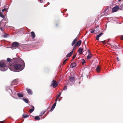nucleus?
<instances>
[{
  "mask_svg": "<svg viewBox=\"0 0 123 123\" xmlns=\"http://www.w3.org/2000/svg\"><path fill=\"white\" fill-rule=\"evenodd\" d=\"M60 100H61V99H60L58 101L59 102L60 101Z\"/></svg>",
  "mask_w": 123,
  "mask_h": 123,
  "instance_id": "de8ad7c7",
  "label": "nucleus"
},
{
  "mask_svg": "<svg viewBox=\"0 0 123 123\" xmlns=\"http://www.w3.org/2000/svg\"><path fill=\"white\" fill-rule=\"evenodd\" d=\"M66 62H65V61H64L63 62V64H64Z\"/></svg>",
  "mask_w": 123,
  "mask_h": 123,
  "instance_id": "ea45409f",
  "label": "nucleus"
},
{
  "mask_svg": "<svg viewBox=\"0 0 123 123\" xmlns=\"http://www.w3.org/2000/svg\"><path fill=\"white\" fill-rule=\"evenodd\" d=\"M31 109L29 111V112L30 113H32L34 110V106H31Z\"/></svg>",
  "mask_w": 123,
  "mask_h": 123,
  "instance_id": "f8f14e48",
  "label": "nucleus"
},
{
  "mask_svg": "<svg viewBox=\"0 0 123 123\" xmlns=\"http://www.w3.org/2000/svg\"><path fill=\"white\" fill-rule=\"evenodd\" d=\"M7 61L4 60L0 62V70L2 71H5L7 69V66L11 71L19 72L22 70L25 67V63L23 60H21V64L16 63L7 66L6 63Z\"/></svg>",
  "mask_w": 123,
  "mask_h": 123,
  "instance_id": "f257e3e1",
  "label": "nucleus"
},
{
  "mask_svg": "<svg viewBox=\"0 0 123 123\" xmlns=\"http://www.w3.org/2000/svg\"><path fill=\"white\" fill-rule=\"evenodd\" d=\"M76 66V64L75 63H72L71 64L70 67L71 68H73L75 67Z\"/></svg>",
  "mask_w": 123,
  "mask_h": 123,
  "instance_id": "4468645a",
  "label": "nucleus"
},
{
  "mask_svg": "<svg viewBox=\"0 0 123 123\" xmlns=\"http://www.w3.org/2000/svg\"><path fill=\"white\" fill-rule=\"evenodd\" d=\"M92 56V55L89 54L87 56V59L88 60L90 59Z\"/></svg>",
  "mask_w": 123,
  "mask_h": 123,
  "instance_id": "6ab92c4d",
  "label": "nucleus"
},
{
  "mask_svg": "<svg viewBox=\"0 0 123 123\" xmlns=\"http://www.w3.org/2000/svg\"><path fill=\"white\" fill-rule=\"evenodd\" d=\"M67 89V86H65L64 87V89H63V90H66Z\"/></svg>",
  "mask_w": 123,
  "mask_h": 123,
  "instance_id": "cd10ccee",
  "label": "nucleus"
},
{
  "mask_svg": "<svg viewBox=\"0 0 123 123\" xmlns=\"http://www.w3.org/2000/svg\"><path fill=\"white\" fill-rule=\"evenodd\" d=\"M80 82H79V83L80 84Z\"/></svg>",
  "mask_w": 123,
  "mask_h": 123,
  "instance_id": "8fccbe9b",
  "label": "nucleus"
},
{
  "mask_svg": "<svg viewBox=\"0 0 123 123\" xmlns=\"http://www.w3.org/2000/svg\"><path fill=\"white\" fill-rule=\"evenodd\" d=\"M58 98H57V97H56V99H55V102H56L57 101V99H58Z\"/></svg>",
  "mask_w": 123,
  "mask_h": 123,
  "instance_id": "58836bf2",
  "label": "nucleus"
},
{
  "mask_svg": "<svg viewBox=\"0 0 123 123\" xmlns=\"http://www.w3.org/2000/svg\"><path fill=\"white\" fill-rule=\"evenodd\" d=\"M100 69V67L99 66H97L96 68V70L97 72L99 73V72Z\"/></svg>",
  "mask_w": 123,
  "mask_h": 123,
  "instance_id": "aec40b11",
  "label": "nucleus"
},
{
  "mask_svg": "<svg viewBox=\"0 0 123 123\" xmlns=\"http://www.w3.org/2000/svg\"><path fill=\"white\" fill-rule=\"evenodd\" d=\"M15 80H14L12 81V85H14V83L15 82Z\"/></svg>",
  "mask_w": 123,
  "mask_h": 123,
  "instance_id": "f704fd0d",
  "label": "nucleus"
},
{
  "mask_svg": "<svg viewBox=\"0 0 123 123\" xmlns=\"http://www.w3.org/2000/svg\"><path fill=\"white\" fill-rule=\"evenodd\" d=\"M7 23V22L6 21V20L5 19H3L1 21L0 23V29L1 30L3 31L2 28L5 27V26Z\"/></svg>",
  "mask_w": 123,
  "mask_h": 123,
  "instance_id": "f03ea898",
  "label": "nucleus"
},
{
  "mask_svg": "<svg viewBox=\"0 0 123 123\" xmlns=\"http://www.w3.org/2000/svg\"><path fill=\"white\" fill-rule=\"evenodd\" d=\"M61 93L62 92H61L59 93V94L58 95V96H57V98H58L59 97H60V96L61 94Z\"/></svg>",
  "mask_w": 123,
  "mask_h": 123,
  "instance_id": "a878e982",
  "label": "nucleus"
},
{
  "mask_svg": "<svg viewBox=\"0 0 123 123\" xmlns=\"http://www.w3.org/2000/svg\"><path fill=\"white\" fill-rule=\"evenodd\" d=\"M75 47H74H74L73 48V50L72 51H73V52H74V48Z\"/></svg>",
  "mask_w": 123,
  "mask_h": 123,
  "instance_id": "a19ab883",
  "label": "nucleus"
},
{
  "mask_svg": "<svg viewBox=\"0 0 123 123\" xmlns=\"http://www.w3.org/2000/svg\"><path fill=\"white\" fill-rule=\"evenodd\" d=\"M121 39L122 40H123V36H121Z\"/></svg>",
  "mask_w": 123,
  "mask_h": 123,
  "instance_id": "72a5a7b5",
  "label": "nucleus"
},
{
  "mask_svg": "<svg viewBox=\"0 0 123 123\" xmlns=\"http://www.w3.org/2000/svg\"><path fill=\"white\" fill-rule=\"evenodd\" d=\"M40 2L41 3H42L43 2V0H40Z\"/></svg>",
  "mask_w": 123,
  "mask_h": 123,
  "instance_id": "c9c22d12",
  "label": "nucleus"
},
{
  "mask_svg": "<svg viewBox=\"0 0 123 123\" xmlns=\"http://www.w3.org/2000/svg\"><path fill=\"white\" fill-rule=\"evenodd\" d=\"M67 59H66V60H65L64 61H65V62H66V61H67Z\"/></svg>",
  "mask_w": 123,
  "mask_h": 123,
  "instance_id": "a18cd8bd",
  "label": "nucleus"
},
{
  "mask_svg": "<svg viewBox=\"0 0 123 123\" xmlns=\"http://www.w3.org/2000/svg\"><path fill=\"white\" fill-rule=\"evenodd\" d=\"M81 43V41L80 40L78 41L74 45V47H76V46H79L80 45Z\"/></svg>",
  "mask_w": 123,
  "mask_h": 123,
  "instance_id": "423d86ee",
  "label": "nucleus"
},
{
  "mask_svg": "<svg viewBox=\"0 0 123 123\" xmlns=\"http://www.w3.org/2000/svg\"><path fill=\"white\" fill-rule=\"evenodd\" d=\"M103 34V33H100L98 35H97L96 37V38L97 40H99V38L101 37Z\"/></svg>",
  "mask_w": 123,
  "mask_h": 123,
  "instance_id": "0eeeda50",
  "label": "nucleus"
},
{
  "mask_svg": "<svg viewBox=\"0 0 123 123\" xmlns=\"http://www.w3.org/2000/svg\"><path fill=\"white\" fill-rule=\"evenodd\" d=\"M94 31V30H92L90 31V32L91 33H93Z\"/></svg>",
  "mask_w": 123,
  "mask_h": 123,
  "instance_id": "c756f323",
  "label": "nucleus"
},
{
  "mask_svg": "<svg viewBox=\"0 0 123 123\" xmlns=\"http://www.w3.org/2000/svg\"><path fill=\"white\" fill-rule=\"evenodd\" d=\"M104 41H102V42L103 43H104Z\"/></svg>",
  "mask_w": 123,
  "mask_h": 123,
  "instance_id": "c03bdc74",
  "label": "nucleus"
},
{
  "mask_svg": "<svg viewBox=\"0 0 123 123\" xmlns=\"http://www.w3.org/2000/svg\"><path fill=\"white\" fill-rule=\"evenodd\" d=\"M58 85V83L54 80H53L52 83L51 84V86H52L53 87L55 88Z\"/></svg>",
  "mask_w": 123,
  "mask_h": 123,
  "instance_id": "7ed1b4c3",
  "label": "nucleus"
},
{
  "mask_svg": "<svg viewBox=\"0 0 123 123\" xmlns=\"http://www.w3.org/2000/svg\"><path fill=\"white\" fill-rule=\"evenodd\" d=\"M83 50V49L82 48H80L78 49V52H79L80 54H81Z\"/></svg>",
  "mask_w": 123,
  "mask_h": 123,
  "instance_id": "f3484780",
  "label": "nucleus"
},
{
  "mask_svg": "<svg viewBox=\"0 0 123 123\" xmlns=\"http://www.w3.org/2000/svg\"><path fill=\"white\" fill-rule=\"evenodd\" d=\"M0 123H4V121H2L0 122Z\"/></svg>",
  "mask_w": 123,
  "mask_h": 123,
  "instance_id": "e433bc0d",
  "label": "nucleus"
},
{
  "mask_svg": "<svg viewBox=\"0 0 123 123\" xmlns=\"http://www.w3.org/2000/svg\"><path fill=\"white\" fill-rule=\"evenodd\" d=\"M35 119L36 120H39L40 119V118L38 116H37L35 117Z\"/></svg>",
  "mask_w": 123,
  "mask_h": 123,
  "instance_id": "5701e85b",
  "label": "nucleus"
},
{
  "mask_svg": "<svg viewBox=\"0 0 123 123\" xmlns=\"http://www.w3.org/2000/svg\"><path fill=\"white\" fill-rule=\"evenodd\" d=\"M109 45H111V44H110V43H109Z\"/></svg>",
  "mask_w": 123,
  "mask_h": 123,
  "instance_id": "09e8293b",
  "label": "nucleus"
},
{
  "mask_svg": "<svg viewBox=\"0 0 123 123\" xmlns=\"http://www.w3.org/2000/svg\"><path fill=\"white\" fill-rule=\"evenodd\" d=\"M6 6H7L6 5L5 6H4V9H3L2 10L3 12L8 9V8H6Z\"/></svg>",
  "mask_w": 123,
  "mask_h": 123,
  "instance_id": "a211bd4d",
  "label": "nucleus"
},
{
  "mask_svg": "<svg viewBox=\"0 0 123 123\" xmlns=\"http://www.w3.org/2000/svg\"><path fill=\"white\" fill-rule=\"evenodd\" d=\"M76 41H77L75 40H74L72 44V46H73L74 45Z\"/></svg>",
  "mask_w": 123,
  "mask_h": 123,
  "instance_id": "393cba45",
  "label": "nucleus"
},
{
  "mask_svg": "<svg viewBox=\"0 0 123 123\" xmlns=\"http://www.w3.org/2000/svg\"><path fill=\"white\" fill-rule=\"evenodd\" d=\"M82 60L83 61V62H82V65H84V63L86 62L85 61V60H84V59H82Z\"/></svg>",
  "mask_w": 123,
  "mask_h": 123,
  "instance_id": "c85d7f7f",
  "label": "nucleus"
},
{
  "mask_svg": "<svg viewBox=\"0 0 123 123\" xmlns=\"http://www.w3.org/2000/svg\"><path fill=\"white\" fill-rule=\"evenodd\" d=\"M74 40H75L76 41H77V37H76Z\"/></svg>",
  "mask_w": 123,
  "mask_h": 123,
  "instance_id": "4c0bfd02",
  "label": "nucleus"
},
{
  "mask_svg": "<svg viewBox=\"0 0 123 123\" xmlns=\"http://www.w3.org/2000/svg\"><path fill=\"white\" fill-rule=\"evenodd\" d=\"M73 53V51H72L71 52L68 53L67 54L66 57H68L72 55Z\"/></svg>",
  "mask_w": 123,
  "mask_h": 123,
  "instance_id": "ddd939ff",
  "label": "nucleus"
},
{
  "mask_svg": "<svg viewBox=\"0 0 123 123\" xmlns=\"http://www.w3.org/2000/svg\"><path fill=\"white\" fill-rule=\"evenodd\" d=\"M45 112H41L40 113V116H42V115L43 114H44L45 113Z\"/></svg>",
  "mask_w": 123,
  "mask_h": 123,
  "instance_id": "bb28decb",
  "label": "nucleus"
},
{
  "mask_svg": "<svg viewBox=\"0 0 123 123\" xmlns=\"http://www.w3.org/2000/svg\"><path fill=\"white\" fill-rule=\"evenodd\" d=\"M8 36V35L7 34H5L4 35V37H6Z\"/></svg>",
  "mask_w": 123,
  "mask_h": 123,
  "instance_id": "2f4dec72",
  "label": "nucleus"
},
{
  "mask_svg": "<svg viewBox=\"0 0 123 123\" xmlns=\"http://www.w3.org/2000/svg\"><path fill=\"white\" fill-rule=\"evenodd\" d=\"M74 77H71L69 79V81L73 83L74 81Z\"/></svg>",
  "mask_w": 123,
  "mask_h": 123,
  "instance_id": "9d476101",
  "label": "nucleus"
},
{
  "mask_svg": "<svg viewBox=\"0 0 123 123\" xmlns=\"http://www.w3.org/2000/svg\"><path fill=\"white\" fill-rule=\"evenodd\" d=\"M11 60L10 58H7V61L8 62H10Z\"/></svg>",
  "mask_w": 123,
  "mask_h": 123,
  "instance_id": "7c9ffc66",
  "label": "nucleus"
},
{
  "mask_svg": "<svg viewBox=\"0 0 123 123\" xmlns=\"http://www.w3.org/2000/svg\"><path fill=\"white\" fill-rule=\"evenodd\" d=\"M17 95L18 97H22L23 96V95L20 93H18Z\"/></svg>",
  "mask_w": 123,
  "mask_h": 123,
  "instance_id": "dca6fc26",
  "label": "nucleus"
},
{
  "mask_svg": "<svg viewBox=\"0 0 123 123\" xmlns=\"http://www.w3.org/2000/svg\"><path fill=\"white\" fill-rule=\"evenodd\" d=\"M23 100L24 101V102L26 103H28V101L26 99H24V98H23Z\"/></svg>",
  "mask_w": 123,
  "mask_h": 123,
  "instance_id": "412c9836",
  "label": "nucleus"
},
{
  "mask_svg": "<svg viewBox=\"0 0 123 123\" xmlns=\"http://www.w3.org/2000/svg\"><path fill=\"white\" fill-rule=\"evenodd\" d=\"M19 45L18 43L17 42H14L12 44V46L14 47H17Z\"/></svg>",
  "mask_w": 123,
  "mask_h": 123,
  "instance_id": "39448f33",
  "label": "nucleus"
},
{
  "mask_svg": "<svg viewBox=\"0 0 123 123\" xmlns=\"http://www.w3.org/2000/svg\"><path fill=\"white\" fill-rule=\"evenodd\" d=\"M27 91V92L30 94H32V92L31 90L30 89H29L28 88H27L26 89Z\"/></svg>",
  "mask_w": 123,
  "mask_h": 123,
  "instance_id": "9b49d317",
  "label": "nucleus"
},
{
  "mask_svg": "<svg viewBox=\"0 0 123 123\" xmlns=\"http://www.w3.org/2000/svg\"><path fill=\"white\" fill-rule=\"evenodd\" d=\"M23 116L24 118H25L28 117V115L25 114H23Z\"/></svg>",
  "mask_w": 123,
  "mask_h": 123,
  "instance_id": "4be33fe9",
  "label": "nucleus"
},
{
  "mask_svg": "<svg viewBox=\"0 0 123 123\" xmlns=\"http://www.w3.org/2000/svg\"><path fill=\"white\" fill-rule=\"evenodd\" d=\"M15 59H16H16H17V58H15V59H13V60H12V61H13V60H15Z\"/></svg>",
  "mask_w": 123,
  "mask_h": 123,
  "instance_id": "37998d69",
  "label": "nucleus"
},
{
  "mask_svg": "<svg viewBox=\"0 0 123 123\" xmlns=\"http://www.w3.org/2000/svg\"><path fill=\"white\" fill-rule=\"evenodd\" d=\"M119 9L121 10V9H120L119 7L116 6L113 8L112 10V12H117Z\"/></svg>",
  "mask_w": 123,
  "mask_h": 123,
  "instance_id": "20e7f679",
  "label": "nucleus"
},
{
  "mask_svg": "<svg viewBox=\"0 0 123 123\" xmlns=\"http://www.w3.org/2000/svg\"><path fill=\"white\" fill-rule=\"evenodd\" d=\"M0 16L3 18L5 17V16L1 12H0Z\"/></svg>",
  "mask_w": 123,
  "mask_h": 123,
  "instance_id": "b1692460",
  "label": "nucleus"
},
{
  "mask_svg": "<svg viewBox=\"0 0 123 123\" xmlns=\"http://www.w3.org/2000/svg\"><path fill=\"white\" fill-rule=\"evenodd\" d=\"M121 0H118V1L119 2Z\"/></svg>",
  "mask_w": 123,
  "mask_h": 123,
  "instance_id": "49530a36",
  "label": "nucleus"
},
{
  "mask_svg": "<svg viewBox=\"0 0 123 123\" xmlns=\"http://www.w3.org/2000/svg\"><path fill=\"white\" fill-rule=\"evenodd\" d=\"M56 102H55L53 105H52L51 108V109L50 110V111H52L55 108V106H56Z\"/></svg>",
  "mask_w": 123,
  "mask_h": 123,
  "instance_id": "6e6552de",
  "label": "nucleus"
},
{
  "mask_svg": "<svg viewBox=\"0 0 123 123\" xmlns=\"http://www.w3.org/2000/svg\"><path fill=\"white\" fill-rule=\"evenodd\" d=\"M111 47L114 49H118V47L115 44L111 45Z\"/></svg>",
  "mask_w": 123,
  "mask_h": 123,
  "instance_id": "1a4fd4ad",
  "label": "nucleus"
},
{
  "mask_svg": "<svg viewBox=\"0 0 123 123\" xmlns=\"http://www.w3.org/2000/svg\"><path fill=\"white\" fill-rule=\"evenodd\" d=\"M76 56V55H75L73 56V57L72 60H73L75 58V57Z\"/></svg>",
  "mask_w": 123,
  "mask_h": 123,
  "instance_id": "473e14b6",
  "label": "nucleus"
},
{
  "mask_svg": "<svg viewBox=\"0 0 123 123\" xmlns=\"http://www.w3.org/2000/svg\"><path fill=\"white\" fill-rule=\"evenodd\" d=\"M31 34L32 38H34L35 37V35L34 32L32 31L31 32Z\"/></svg>",
  "mask_w": 123,
  "mask_h": 123,
  "instance_id": "2eb2a0df",
  "label": "nucleus"
},
{
  "mask_svg": "<svg viewBox=\"0 0 123 123\" xmlns=\"http://www.w3.org/2000/svg\"><path fill=\"white\" fill-rule=\"evenodd\" d=\"M117 60L118 61H119V60L118 57H117Z\"/></svg>",
  "mask_w": 123,
  "mask_h": 123,
  "instance_id": "79ce46f5",
  "label": "nucleus"
}]
</instances>
